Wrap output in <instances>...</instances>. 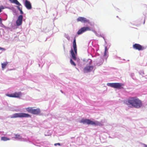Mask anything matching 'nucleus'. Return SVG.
Listing matches in <instances>:
<instances>
[{"mask_svg": "<svg viewBox=\"0 0 147 147\" xmlns=\"http://www.w3.org/2000/svg\"><path fill=\"white\" fill-rule=\"evenodd\" d=\"M127 105L130 107L139 108L142 107L141 101L137 97H131L129 98L126 102Z\"/></svg>", "mask_w": 147, "mask_h": 147, "instance_id": "obj_1", "label": "nucleus"}, {"mask_svg": "<svg viewBox=\"0 0 147 147\" xmlns=\"http://www.w3.org/2000/svg\"><path fill=\"white\" fill-rule=\"evenodd\" d=\"M73 44V47L75 53H74V50L71 49L70 51V53L73 59L75 60H76V58L75 56V54H76L77 53V48L76 42V39L75 38H74V40Z\"/></svg>", "mask_w": 147, "mask_h": 147, "instance_id": "obj_2", "label": "nucleus"}, {"mask_svg": "<svg viewBox=\"0 0 147 147\" xmlns=\"http://www.w3.org/2000/svg\"><path fill=\"white\" fill-rule=\"evenodd\" d=\"M31 117V116L29 114L24 113H18L13 114L11 117V118H16L18 117Z\"/></svg>", "mask_w": 147, "mask_h": 147, "instance_id": "obj_3", "label": "nucleus"}, {"mask_svg": "<svg viewBox=\"0 0 147 147\" xmlns=\"http://www.w3.org/2000/svg\"><path fill=\"white\" fill-rule=\"evenodd\" d=\"M26 111L28 112L35 115L39 114L40 112V110L39 108L33 109V107H28L25 109Z\"/></svg>", "mask_w": 147, "mask_h": 147, "instance_id": "obj_4", "label": "nucleus"}, {"mask_svg": "<svg viewBox=\"0 0 147 147\" xmlns=\"http://www.w3.org/2000/svg\"><path fill=\"white\" fill-rule=\"evenodd\" d=\"M84 124H86L88 125H100L101 124L99 122L96 121V123L88 119H82L80 122Z\"/></svg>", "mask_w": 147, "mask_h": 147, "instance_id": "obj_5", "label": "nucleus"}, {"mask_svg": "<svg viewBox=\"0 0 147 147\" xmlns=\"http://www.w3.org/2000/svg\"><path fill=\"white\" fill-rule=\"evenodd\" d=\"M107 85L108 86L117 89H121L123 88L122 87V86H123V84L121 83H108L107 84Z\"/></svg>", "mask_w": 147, "mask_h": 147, "instance_id": "obj_6", "label": "nucleus"}, {"mask_svg": "<svg viewBox=\"0 0 147 147\" xmlns=\"http://www.w3.org/2000/svg\"><path fill=\"white\" fill-rule=\"evenodd\" d=\"M6 95L9 97L19 98L22 96V94L21 92H15L11 94H6Z\"/></svg>", "mask_w": 147, "mask_h": 147, "instance_id": "obj_7", "label": "nucleus"}, {"mask_svg": "<svg viewBox=\"0 0 147 147\" xmlns=\"http://www.w3.org/2000/svg\"><path fill=\"white\" fill-rule=\"evenodd\" d=\"M133 48L135 50H137L138 51L142 50L144 49V47L136 43L133 45Z\"/></svg>", "mask_w": 147, "mask_h": 147, "instance_id": "obj_8", "label": "nucleus"}, {"mask_svg": "<svg viewBox=\"0 0 147 147\" xmlns=\"http://www.w3.org/2000/svg\"><path fill=\"white\" fill-rule=\"evenodd\" d=\"M90 30V29L89 27H83L81 28L77 32V34L78 35H80L82 34L85 31Z\"/></svg>", "mask_w": 147, "mask_h": 147, "instance_id": "obj_9", "label": "nucleus"}, {"mask_svg": "<svg viewBox=\"0 0 147 147\" xmlns=\"http://www.w3.org/2000/svg\"><path fill=\"white\" fill-rule=\"evenodd\" d=\"M23 16L22 15H20L16 20V23L17 26L21 25L22 23Z\"/></svg>", "mask_w": 147, "mask_h": 147, "instance_id": "obj_10", "label": "nucleus"}, {"mask_svg": "<svg viewBox=\"0 0 147 147\" xmlns=\"http://www.w3.org/2000/svg\"><path fill=\"white\" fill-rule=\"evenodd\" d=\"M94 67L92 66H86L84 69V73L90 72L93 70Z\"/></svg>", "mask_w": 147, "mask_h": 147, "instance_id": "obj_11", "label": "nucleus"}, {"mask_svg": "<svg viewBox=\"0 0 147 147\" xmlns=\"http://www.w3.org/2000/svg\"><path fill=\"white\" fill-rule=\"evenodd\" d=\"M24 5L28 9H30L32 8V5L30 2L28 0H25Z\"/></svg>", "mask_w": 147, "mask_h": 147, "instance_id": "obj_12", "label": "nucleus"}, {"mask_svg": "<svg viewBox=\"0 0 147 147\" xmlns=\"http://www.w3.org/2000/svg\"><path fill=\"white\" fill-rule=\"evenodd\" d=\"M78 22L80 21L82 22L86 23L88 22L89 20H87L86 18L82 17H79L77 19Z\"/></svg>", "mask_w": 147, "mask_h": 147, "instance_id": "obj_13", "label": "nucleus"}, {"mask_svg": "<svg viewBox=\"0 0 147 147\" xmlns=\"http://www.w3.org/2000/svg\"><path fill=\"white\" fill-rule=\"evenodd\" d=\"M11 3H14L17 5L20 6L21 5L20 3L17 0H9Z\"/></svg>", "mask_w": 147, "mask_h": 147, "instance_id": "obj_14", "label": "nucleus"}, {"mask_svg": "<svg viewBox=\"0 0 147 147\" xmlns=\"http://www.w3.org/2000/svg\"><path fill=\"white\" fill-rule=\"evenodd\" d=\"M8 62H5L3 63H1V67L2 69L3 70L4 68L5 67L6 65H7Z\"/></svg>", "mask_w": 147, "mask_h": 147, "instance_id": "obj_15", "label": "nucleus"}, {"mask_svg": "<svg viewBox=\"0 0 147 147\" xmlns=\"http://www.w3.org/2000/svg\"><path fill=\"white\" fill-rule=\"evenodd\" d=\"M15 138H18V139H22V137L20 136V134H16L15 135Z\"/></svg>", "mask_w": 147, "mask_h": 147, "instance_id": "obj_16", "label": "nucleus"}, {"mask_svg": "<svg viewBox=\"0 0 147 147\" xmlns=\"http://www.w3.org/2000/svg\"><path fill=\"white\" fill-rule=\"evenodd\" d=\"M1 140H2L5 141L9 140V139L7 137H3L1 138Z\"/></svg>", "mask_w": 147, "mask_h": 147, "instance_id": "obj_17", "label": "nucleus"}, {"mask_svg": "<svg viewBox=\"0 0 147 147\" xmlns=\"http://www.w3.org/2000/svg\"><path fill=\"white\" fill-rule=\"evenodd\" d=\"M70 62L71 65H73L75 66H76V63L74 62V61H73L71 59L70 60Z\"/></svg>", "mask_w": 147, "mask_h": 147, "instance_id": "obj_18", "label": "nucleus"}, {"mask_svg": "<svg viewBox=\"0 0 147 147\" xmlns=\"http://www.w3.org/2000/svg\"><path fill=\"white\" fill-rule=\"evenodd\" d=\"M107 47H105V51L104 53V56H106L107 55Z\"/></svg>", "mask_w": 147, "mask_h": 147, "instance_id": "obj_19", "label": "nucleus"}, {"mask_svg": "<svg viewBox=\"0 0 147 147\" xmlns=\"http://www.w3.org/2000/svg\"><path fill=\"white\" fill-rule=\"evenodd\" d=\"M57 145H58L59 146H60V144L59 143H57L55 144H54L55 146H56Z\"/></svg>", "mask_w": 147, "mask_h": 147, "instance_id": "obj_20", "label": "nucleus"}, {"mask_svg": "<svg viewBox=\"0 0 147 147\" xmlns=\"http://www.w3.org/2000/svg\"><path fill=\"white\" fill-rule=\"evenodd\" d=\"M20 13L21 14H23V12L22 11V9H21L20 10Z\"/></svg>", "mask_w": 147, "mask_h": 147, "instance_id": "obj_21", "label": "nucleus"}, {"mask_svg": "<svg viewBox=\"0 0 147 147\" xmlns=\"http://www.w3.org/2000/svg\"><path fill=\"white\" fill-rule=\"evenodd\" d=\"M0 50H5V49L0 47Z\"/></svg>", "mask_w": 147, "mask_h": 147, "instance_id": "obj_22", "label": "nucleus"}, {"mask_svg": "<svg viewBox=\"0 0 147 147\" xmlns=\"http://www.w3.org/2000/svg\"><path fill=\"white\" fill-rule=\"evenodd\" d=\"M17 8H18V9L19 10V11H20V10L21 9L20 8V7L19 6H17Z\"/></svg>", "mask_w": 147, "mask_h": 147, "instance_id": "obj_23", "label": "nucleus"}, {"mask_svg": "<svg viewBox=\"0 0 147 147\" xmlns=\"http://www.w3.org/2000/svg\"><path fill=\"white\" fill-rule=\"evenodd\" d=\"M2 22V19L0 18V22L1 24Z\"/></svg>", "mask_w": 147, "mask_h": 147, "instance_id": "obj_24", "label": "nucleus"}, {"mask_svg": "<svg viewBox=\"0 0 147 147\" xmlns=\"http://www.w3.org/2000/svg\"><path fill=\"white\" fill-rule=\"evenodd\" d=\"M2 11L1 9L0 8V12H1Z\"/></svg>", "mask_w": 147, "mask_h": 147, "instance_id": "obj_25", "label": "nucleus"}, {"mask_svg": "<svg viewBox=\"0 0 147 147\" xmlns=\"http://www.w3.org/2000/svg\"><path fill=\"white\" fill-rule=\"evenodd\" d=\"M2 9H3V8H2Z\"/></svg>", "mask_w": 147, "mask_h": 147, "instance_id": "obj_26", "label": "nucleus"}]
</instances>
